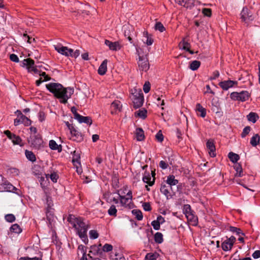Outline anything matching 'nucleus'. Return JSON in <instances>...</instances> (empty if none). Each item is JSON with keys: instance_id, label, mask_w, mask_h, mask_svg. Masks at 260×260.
Listing matches in <instances>:
<instances>
[{"instance_id": "nucleus-50", "label": "nucleus", "mask_w": 260, "mask_h": 260, "mask_svg": "<svg viewBox=\"0 0 260 260\" xmlns=\"http://www.w3.org/2000/svg\"><path fill=\"white\" fill-rule=\"evenodd\" d=\"M250 127L249 126H246L243 130V132L241 134V137L242 138H244L247 135L250 131Z\"/></svg>"}, {"instance_id": "nucleus-30", "label": "nucleus", "mask_w": 260, "mask_h": 260, "mask_svg": "<svg viewBox=\"0 0 260 260\" xmlns=\"http://www.w3.org/2000/svg\"><path fill=\"white\" fill-rule=\"evenodd\" d=\"M201 62L198 60H193L190 63L189 69L192 71H196L200 67Z\"/></svg>"}, {"instance_id": "nucleus-2", "label": "nucleus", "mask_w": 260, "mask_h": 260, "mask_svg": "<svg viewBox=\"0 0 260 260\" xmlns=\"http://www.w3.org/2000/svg\"><path fill=\"white\" fill-rule=\"evenodd\" d=\"M68 221L73 224V227L76 229L77 233L80 238L84 243L88 241L87 231L88 230L87 225L80 218H75L74 216H70Z\"/></svg>"}, {"instance_id": "nucleus-34", "label": "nucleus", "mask_w": 260, "mask_h": 260, "mask_svg": "<svg viewBox=\"0 0 260 260\" xmlns=\"http://www.w3.org/2000/svg\"><path fill=\"white\" fill-rule=\"evenodd\" d=\"M46 178H50L52 182L56 183L57 181L59 176L56 172H53L50 174H46Z\"/></svg>"}, {"instance_id": "nucleus-11", "label": "nucleus", "mask_w": 260, "mask_h": 260, "mask_svg": "<svg viewBox=\"0 0 260 260\" xmlns=\"http://www.w3.org/2000/svg\"><path fill=\"white\" fill-rule=\"evenodd\" d=\"M16 188L7 181H4L0 184V191L14 192Z\"/></svg>"}, {"instance_id": "nucleus-56", "label": "nucleus", "mask_w": 260, "mask_h": 260, "mask_svg": "<svg viewBox=\"0 0 260 260\" xmlns=\"http://www.w3.org/2000/svg\"><path fill=\"white\" fill-rule=\"evenodd\" d=\"M112 260H125V258L122 254L115 253L114 257L112 258Z\"/></svg>"}, {"instance_id": "nucleus-60", "label": "nucleus", "mask_w": 260, "mask_h": 260, "mask_svg": "<svg viewBox=\"0 0 260 260\" xmlns=\"http://www.w3.org/2000/svg\"><path fill=\"white\" fill-rule=\"evenodd\" d=\"M159 167L162 169H166L168 167V164L164 160H161L159 162Z\"/></svg>"}, {"instance_id": "nucleus-32", "label": "nucleus", "mask_w": 260, "mask_h": 260, "mask_svg": "<svg viewBox=\"0 0 260 260\" xmlns=\"http://www.w3.org/2000/svg\"><path fill=\"white\" fill-rule=\"evenodd\" d=\"M154 241L156 243L160 244L164 241L163 235L161 233L157 232L154 236Z\"/></svg>"}, {"instance_id": "nucleus-43", "label": "nucleus", "mask_w": 260, "mask_h": 260, "mask_svg": "<svg viewBox=\"0 0 260 260\" xmlns=\"http://www.w3.org/2000/svg\"><path fill=\"white\" fill-rule=\"evenodd\" d=\"M155 28L156 30H159L160 32H163L165 30V28L163 24L160 22H156L155 25Z\"/></svg>"}, {"instance_id": "nucleus-7", "label": "nucleus", "mask_w": 260, "mask_h": 260, "mask_svg": "<svg viewBox=\"0 0 260 260\" xmlns=\"http://www.w3.org/2000/svg\"><path fill=\"white\" fill-rule=\"evenodd\" d=\"M123 29L124 36L127 38L131 43H133L132 37L136 34L133 26L125 25L123 26Z\"/></svg>"}, {"instance_id": "nucleus-59", "label": "nucleus", "mask_w": 260, "mask_h": 260, "mask_svg": "<svg viewBox=\"0 0 260 260\" xmlns=\"http://www.w3.org/2000/svg\"><path fill=\"white\" fill-rule=\"evenodd\" d=\"M45 117H46V116H45V114L44 112H43L42 111H40L39 113V119L40 121L42 122L44 120H45Z\"/></svg>"}, {"instance_id": "nucleus-20", "label": "nucleus", "mask_w": 260, "mask_h": 260, "mask_svg": "<svg viewBox=\"0 0 260 260\" xmlns=\"http://www.w3.org/2000/svg\"><path fill=\"white\" fill-rule=\"evenodd\" d=\"M136 138L138 141H141L144 140V132L142 128H137L135 132Z\"/></svg>"}, {"instance_id": "nucleus-33", "label": "nucleus", "mask_w": 260, "mask_h": 260, "mask_svg": "<svg viewBox=\"0 0 260 260\" xmlns=\"http://www.w3.org/2000/svg\"><path fill=\"white\" fill-rule=\"evenodd\" d=\"M135 116L139 117L144 119L147 117V111L144 109L139 110L135 112Z\"/></svg>"}, {"instance_id": "nucleus-22", "label": "nucleus", "mask_w": 260, "mask_h": 260, "mask_svg": "<svg viewBox=\"0 0 260 260\" xmlns=\"http://www.w3.org/2000/svg\"><path fill=\"white\" fill-rule=\"evenodd\" d=\"M151 179L149 173L146 172L143 177V181L145 183H147L149 186H152L154 183L155 179L153 178L152 181H151Z\"/></svg>"}, {"instance_id": "nucleus-16", "label": "nucleus", "mask_w": 260, "mask_h": 260, "mask_svg": "<svg viewBox=\"0 0 260 260\" xmlns=\"http://www.w3.org/2000/svg\"><path fill=\"white\" fill-rule=\"evenodd\" d=\"M237 83V81H234L229 80L220 82L219 83V85L222 88L223 90H226L230 88L233 87L234 84Z\"/></svg>"}, {"instance_id": "nucleus-13", "label": "nucleus", "mask_w": 260, "mask_h": 260, "mask_svg": "<svg viewBox=\"0 0 260 260\" xmlns=\"http://www.w3.org/2000/svg\"><path fill=\"white\" fill-rule=\"evenodd\" d=\"M206 147L209 150V154L211 157H215V146L214 145V141L212 139L208 140L206 143Z\"/></svg>"}, {"instance_id": "nucleus-49", "label": "nucleus", "mask_w": 260, "mask_h": 260, "mask_svg": "<svg viewBox=\"0 0 260 260\" xmlns=\"http://www.w3.org/2000/svg\"><path fill=\"white\" fill-rule=\"evenodd\" d=\"M112 249H113L112 245L111 244H105L103 247V250L104 252H106L111 251L112 250Z\"/></svg>"}, {"instance_id": "nucleus-12", "label": "nucleus", "mask_w": 260, "mask_h": 260, "mask_svg": "<svg viewBox=\"0 0 260 260\" xmlns=\"http://www.w3.org/2000/svg\"><path fill=\"white\" fill-rule=\"evenodd\" d=\"M71 137L70 139L76 142H81L83 140V137L81 133L74 128L70 131Z\"/></svg>"}, {"instance_id": "nucleus-51", "label": "nucleus", "mask_w": 260, "mask_h": 260, "mask_svg": "<svg viewBox=\"0 0 260 260\" xmlns=\"http://www.w3.org/2000/svg\"><path fill=\"white\" fill-rule=\"evenodd\" d=\"M203 14L207 17H210L212 14L211 10L209 8H203L202 9Z\"/></svg>"}, {"instance_id": "nucleus-52", "label": "nucleus", "mask_w": 260, "mask_h": 260, "mask_svg": "<svg viewBox=\"0 0 260 260\" xmlns=\"http://www.w3.org/2000/svg\"><path fill=\"white\" fill-rule=\"evenodd\" d=\"M156 139L159 142H161L164 140V136L162 134L161 131L160 130L159 132L156 134L155 136Z\"/></svg>"}, {"instance_id": "nucleus-24", "label": "nucleus", "mask_w": 260, "mask_h": 260, "mask_svg": "<svg viewBox=\"0 0 260 260\" xmlns=\"http://www.w3.org/2000/svg\"><path fill=\"white\" fill-rule=\"evenodd\" d=\"M80 153L78 152H77L76 151H74L73 155V159H72V162L74 164V165H78L79 166L80 165Z\"/></svg>"}, {"instance_id": "nucleus-4", "label": "nucleus", "mask_w": 260, "mask_h": 260, "mask_svg": "<svg viewBox=\"0 0 260 260\" xmlns=\"http://www.w3.org/2000/svg\"><path fill=\"white\" fill-rule=\"evenodd\" d=\"M255 18L253 13L246 7L243 8L241 12V18L246 23H249Z\"/></svg>"}, {"instance_id": "nucleus-35", "label": "nucleus", "mask_w": 260, "mask_h": 260, "mask_svg": "<svg viewBox=\"0 0 260 260\" xmlns=\"http://www.w3.org/2000/svg\"><path fill=\"white\" fill-rule=\"evenodd\" d=\"M229 158L233 162H236L239 159V155L234 152H231L229 153Z\"/></svg>"}, {"instance_id": "nucleus-14", "label": "nucleus", "mask_w": 260, "mask_h": 260, "mask_svg": "<svg viewBox=\"0 0 260 260\" xmlns=\"http://www.w3.org/2000/svg\"><path fill=\"white\" fill-rule=\"evenodd\" d=\"M105 44L109 47V49L111 50L112 51L119 50L121 48L120 44L119 43V42L117 41L112 42L108 40H106L105 41Z\"/></svg>"}, {"instance_id": "nucleus-37", "label": "nucleus", "mask_w": 260, "mask_h": 260, "mask_svg": "<svg viewBox=\"0 0 260 260\" xmlns=\"http://www.w3.org/2000/svg\"><path fill=\"white\" fill-rule=\"evenodd\" d=\"M234 169L236 171L237 173L236 174V176L238 177H241L243 175V170L241 166L239 164H237L234 166Z\"/></svg>"}, {"instance_id": "nucleus-61", "label": "nucleus", "mask_w": 260, "mask_h": 260, "mask_svg": "<svg viewBox=\"0 0 260 260\" xmlns=\"http://www.w3.org/2000/svg\"><path fill=\"white\" fill-rule=\"evenodd\" d=\"M4 134L10 140H12V139L13 138V136L15 135V134H13L11 133V132L9 131V130H7V131H4Z\"/></svg>"}, {"instance_id": "nucleus-38", "label": "nucleus", "mask_w": 260, "mask_h": 260, "mask_svg": "<svg viewBox=\"0 0 260 260\" xmlns=\"http://www.w3.org/2000/svg\"><path fill=\"white\" fill-rule=\"evenodd\" d=\"M132 213L135 216V217L138 220H141L143 219V214L142 212L140 210H133L132 211Z\"/></svg>"}, {"instance_id": "nucleus-46", "label": "nucleus", "mask_w": 260, "mask_h": 260, "mask_svg": "<svg viewBox=\"0 0 260 260\" xmlns=\"http://www.w3.org/2000/svg\"><path fill=\"white\" fill-rule=\"evenodd\" d=\"M5 219L7 221L9 222H13L15 220V217L12 214H8L5 215Z\"/></svg>"}, {"instance_id": "nucleus-27", "label": "nucleus", "mask_w": 260, "mask_h": 260, "mask_svg": "<svg viewBox=\"0 0 260 260\" xmlns=\"http://www.w3.org/2000/svg\"><path fill=\"white\" fill-rule=\"evenodd\" d=\"M260 137L258 134L254 135L250 140V144L252 146H256L259 143Z\"/></svg>"}, {"instance_id": "nucleus-3", "label": "nucleus", "mask_w": 260, "mask_h": 260, "mask_svg": "<svg viewBox=\"0 0 260 260\" xmlns=\"http://www.w3.org/2000/svg\"><path fill=\"white\" fill-rule=\"evenodd\" d=\"M250 93L247 91H242L240 92H233L230 94V98L234 101L245 102L248 100Z\"/></svg>"}, {"instance_id": "nucleus-15", "label": "nucleus", "mask_w": 260, "mask_h": 260, "mask_svg": "<svg viewBox=\"0 0 260 260\" xmlns=\"http://www.w3.org/2000/svg\"><path fill=\"white\" fill-rule=\"evenodd\" d=\"M172 189L171 186H169L166 184H162L160 188V192L164 194L167 198V199L172 198V195L170 191V190Z\"/></svg>"}, {"instance_id": "nucleus-48", "label": "nucleus", "mask_w": 260, "mask_h": 260, "mask_svg": "<svg viewBox=\"0 0 260 260\" xmlns=\"http://www.w3.org/2000/svg\"><path fill=\"white\" fill-rule=\"evenodd\" d=\"M49 145L52 150H56L58 148V145L54 140H50L49 141Z\"/></svg>"}, {"instance_id": "nucleus-41", "label": "nucleus", "mask_w": 260, "mask_h": 260, "mask_svg": "<svg viewBox=\"0 0 260 260\" xmlns=\"http://www.w3.org/2000/svg\"><path fill=\"white\" fill-rule=\"evenodd\" d=\"M117 211L116 207L114 205H112L109 209L108 213L110 216H116Z\"/></svg>"}, {"instance_id": "nucleus-44", "label": "nucleus", "mask_w": 260, "mask_h": 260, "mask_svg": "<svg viewBox=\"0 0 260 260\" xmlns=\"http://www.w3.org/2000/svg\"><path fill=\"white\" fill-rule=\"evenodd\" d=\"M90 239H95L98 238L99 234L96 230H90L89 232Z\"/></svg>"}, {"instance_id": "nucleus-47", "label": "nucleus", "mask_w": 260, "mask_h": 260, "mask_svg": "<svg viewBox=\"0 0 260 260\" xmlns=\"http://www.w3.org/2000/svg\"><path fill=\"white\" fill-rule=\"evenodd\" d=\"M157 258V255L154 253H147L145 256V260H156Z\"/></svg>"}, {"instance_id": "nucleus-36", "label": "nucleus", "mask_w": 260, "mask_h": 260, "mask_svg": "<svg viewBox=\"0 0 260 260\" xmlns=\"http://www.w3.org/2000/svg\"><path fill=\"white\" fill-rule=\"evenodd\" d=\"M11 140L14 145H19L21 146H23V144L22 143V140L18 136L15 135L13 136V138Z\"/></svg>"}, {"instance_id": "nucleus-57", "label": "nucleus", "mask_w": 260, "mask_h": 260, "mask_svg": "<svg viewBox=\"0 0 260 260\" xmlns=\"http://www.w3.org/2000/svg\"><path fill=\"white\" fill-rule=\"evenodd\" d=\"M143 207L145 211H149L151 210V207L149 203L145 202L143 204Z\"/></svg>"}, {"instance_id": "nucleus-25", "label": "nucleus", "mask_w": 260, "mask_h": 260, "mask_svg": "<svg viewBox=\"0 0 260 260\" xmlns=\"http://www.w3.org/2000/svg\"><path fill=\"white\" fill-rule=\"evenodd\" d=\"M143 36L146 39V41H144V42L147 45H151L153 44V40L151 37V36L150 35H149L148 32L147 31H144L143 32Z\"/></svg>"}, {"instance_id": "nucleus-8", "label": "nucleus", "mask_w": 260, "mask_h": 260, "mask_svg": "<svg viewBox=\"0 0 260 260\" xmlns=\"http://www.w3.org/2000/svg\"><path fill=\"white\" fill-rule=\"evenodd\" d=\"M235 241L236 238L234 236H231L230 238H228L221 244V248L222 250L225 251L230 250L232 249Z\"/></svg>"}, {"instance_id": "nucleus-19", "label": "nucleus", "mask_w": 260, "mask_h": 260, "mask_svg": "<svg viewBox=\"0 0 260 260\" xmlns=\"http://www.w3.org/2000/svg\"><path fill=\"white\" fill-rule=\"evenodd\" d=\"M107 59H105L102 63L101 64L99 69H98V73L100 75H104L106 74L107 71Z\"/></svg>"}, {"instance_id": "nucleus-55", "label": "nucleus", "mask_w": 260, "mask_h": 260, "mask_svg": "<svg viewBox=\"0 0 260 260\" xmlns=\"http://www.w3.org/2000/svg\"><path fill=\"white\" fill-rule=\"evenodd\" d=\"M151 225L155 230H158L160 229V224L157 222V221H156V220L152 221Z\"/></svg>"}, {"instance_id": "nucleus-23", "label": "nucleus", "mask_w": 260, "mask_h": 260, "mask_svg": "<svg viewBox=\"0 0 260 260\" xmlns=\"http://www.w3.org/2000/svg\"><path fill=\"white\" fill-rule=\"evenodd\" d=\"M166 183H167V185L171 186L172 187V186L177 185L178 183V180L175 178V176L174 175H169L167 177Z\"/></svg>"}, {"instance_id": "nucleus-6", "label": "nucleus", "mask_w": 260, "mask_h": 260, "mask_svg": "<svg viewBox=\"0 0 260 260\" xmlns=\"http://www.w3.org/2000/svg\"><path fill=\"white\" fill-rule=\"evenodd\" d=\"M133 103L134 107L135 108H138L141 107L144 102V96L142 90H140L137 92L136 91L134 93Z\"/></svg>"}, {"instance_id": "nucleus-18", "label": "nucleus", "mask_w": 260, "mask_h": 260, "mask_svg": "<svg viewBox=\"0 0 260 260\" xmlns=\"http://www.w3.org/2000/svg\"><path fill=\"white\" fill-rule=\"evenodd\" d=\"M77 118L76 119L80 123H85L89 125L92 124V120L90 117L83 116L81 115H77Z\"/></svg>"}, {"instance_id": "nucleus-64", "label": "nucleus", "mask_w": 260, "mask_h": 260, "mask_svg": "<svg viewBox=\"0 0 260 260\" xmlns=\"http://www.w3.org/2000/svg\"><path fill=\"white\" fill-rule=\"evenodd\" d=\"M19 260H42V259L41 258L35 257L34 258L21 257Z\"/></svg>"}, {"instance_id": "nucleus-53", "label": "nucleus", "mask_w": 260, "mask_h": 260, "mask_svg": "<svg viewBox=\"0 0 260 260\" xmlns=\"http://www.w3.org/2000/svg\"><path fill=\"white\" fill-rule=\"evenodd\" d=\"M23 39L24 40H27V42L28 43H31L32 42L35 41V38H32L27 35V34H23Z\"/></svg>"}, {"instance_id": "nucleus-21", "label": "nucleus", "mask_w": 260, "mask_h": 260, "mask_svg": "<svg viewBox=\"0 0 260 260\" xmlns=\"http://www.w3.org/2000/svg\"><path fill=\"white\" fill-rule=\"evenodd\" d=\"M120 198V202L122 206L127 207L132 202V200L130 198H128L125 196H121L119 193H118Z\"/></svg>"}, {"instance_id": "nucleus-31", "label": "nucleus", "mask_w": 260, "mask_h": 260, "mask_svg": "<svg viewBox=\"0 0 260 260\" xmlns=\"http://www.w3.org/2000/svg\"><path fill=\"white\" fill-rule=\"evenodd\" d=\"M26 158L30 161L34 162L36 160V157L34 153L30 151L26 150L25 152Z\"/></svg>"}, {"instance_id": "nucleus-26", "label": "nucleus", "mask_w": 260, "mask_h": 260, "mask_svg": "<svg viewBox=\"0 0 260 260\" xmlns=\"http://www.w3.org/2000/svg\"><path fill=\"white\" fill-rule=\"evenodd\" d=\"M176 3L184 7L188 8L190 7L192 2L191 0H175Z\"/></svg>"}, {"instance_id": "nucleus-17", "label": "nucleus", "mask_w": 260, "mask_h": 260, "mask_svg": "<svg viewBox=\"0 0 260 260\" xmlns=\"http://www.w3.org/2000/svg\"><path fill=\"white\" fill-rule=\"evenodd\" d=\"M31 144L33 147L38 149L42 146L43 140L41 138L35 136L31 140Z\"/></svg>"}, {"instance_id": "nucleus-45", "label": "nucleus", "mask_w": 260, "mask_h": 260, "mask_svg": "<svg viewBox=\"0 0 260 260\" xmlns=\"http://www.w3.org/2000/svg\"><path fill=\"white\" fill-rule=\"evenodd\" d=\"M182 45L181 48L186 51L189 50L190 48V44L187 42L183 40L182 42L180 43V45Z\"/></svg>"}, {"instance_id": "nucleus-5", "label": "nucleus", "mask_w": 260, "mask_h": 260, "mask_svg": "<svg viewBox=\"0 0 260 260\" xmlns=\"http://www.w3.org/2000/svg\"><path fill=\"white\" fill-rule=\"evenodd\" d=\"M21 66L23 67H26L28 72H33L35 74H39V71L35 66V61L32 59L28 58L24 59L22 62Z\"/></svg>"}, {"instance_id": "nucleus-62", "label": "nucleus", "mask_w": 260, "mask_h": 260, "mask_svg": "<svg viewBox=\"0 0 260 260\" xmlns=\"http://www.w3.org/2000/svg\"><path fill=\"white\" fill-rule=\"evenodd\" d=\"M156 221L160 224L165 222V220L162 216L159 215L157 217Z\"/></svg>"}, {"instance_id": "nucleus-54", "label": "nucleus", "mask_w": 260, "mask_h": 260, "mask_svg": "<svg viewBox=\"0 0 260 260\" xmlns=\"http://www.w3.org/2000/svg\"><path fill=\"white\" fill-rule=\"evenodd\" d=\"M150 90V84L148 82H146L143 86V90L145 93H148Z\"/></svg>"}, {"instance_id": "nucleus-58", "label": "nucleus", "mask_w": 260, "mask_h": 260, "mask_svg": "<svg viewBox=\"0 0 260 260\" xmlns=\"http://www.w3.org/2000/svg\"><path fill=\"white\" fill-rule=\"evenodd\" d=\"M10 58L11 61L18 62L19 61V58L18 56L15 54H12L10 56Z\"/></svg>"}, {"instance_id": "nucleus-1", "label": "nucleus", "mask_w": 260, "mask_h": 260, "mask_svg": "<svg viewBox=\"0 0 260 260\" xmlns=\"http://www.w3.org/2000/svg\"><path fill=\"white\" fill-rule=\"evenodd\" d=\"M46 87L62 104H66L74 92L73 88H65L58 83H50L46 85Z\"/></svg>"}, {"instance_id": "nucleus-40", "label": "nucleus", "mask_w": 260, "mask_h": 260, "mask_svg": "<svg viewBox=\"0 0 260 260\" xmlns=\"http://www.w3.org/2000/svg\"><path fill=\"white\" fill-rule=\"evenodd\" d=\"M21 123L24 124L25 126H28L31 124V121L25 115H22L20 117Z\"/></svg>"}, {"instance_id": "nucleus-9", "label": "nucleus", "mask_w": 260, "mask_h": 260, "mask_svg": "<svg viewBox=\"0 0 260 260\" xmlns=\"http://www.w3.org/2000/svg\"><path fill=\"white\" fill-rule=\"evenodd\" d=\"M139 70L146 72L149 69V64L147 58L143 56H139L138 61Z\"/></svg>"}, {"instance_id": "nucleus-29", "label": "nucleus", "mask_w": 260, "mask_h": 260, "mask_svg": "<svg viewBox=\"0 0 260 260\" xmlns=\"http://www.w3.org/2000/svg\"><path fill=\"white\" fill-rule=\"evenodd\" d=\"M247 119L253 123H255L258 118L257 114L254 112H250L247 116Z\"/></svg>"}, {"instance_id": "nucleus-63", "label": "nucleus", "mask_w": 260, "mask_h": 260, "mask_svg": "<svg viewBox=\"0 0 260 260\" xmlns=\"http://www.w3.org/2000/svg\"><path fill=\"white\" fill-rule=\"evenodd\" d=\"M252 256L254 258H258L260 257V250L255 251L253 253Z\"/></svg>"}, {"instance_id": "nucleus-28", "label": "nucleus", "mask_w": 260, "mask_h": 260, "mask_svg": "<svg viewBox=\"0 0 260 260\" xmlns=\"http://www.w3.org/2000/svg\"><path fill=\"white\" fill-rule=\"evenodd\" d=\"M196 110L200 112V116L205 117L206 115V110L203 108L200 104H197L196 105Z\"/></svg>"}, {"instance_id": "nucleus-10", "label": "nucleus", "mask_w": 260, "mask_h": 260, "mask_svg": "<svg viewBox=\"0 0 260 260\" xmlns=\"http://www.w3.org/2000/svg\"><path fill=\"white\" fill-rule=\"evenodd\" d=\"M54 49L58 53L66 56H70L71 53L73 52V50L69 49L67 47L62 46L60 45H54Z\"/></svg>"}, {"instance_id": "nucleus-42", "label": "nucleus", "mask_w": 260, "mask_h": 260, "mask_svg": "<svg viewBox=\"0 0 260 260\" xmlns=\"http://www.w3.org/2000/svg\"><path fill=\"white\" fill-rule=\"evenodd\" d=\"M111 107L113 108L114 110H120L122 107V105L119 101H115L112 103Z\"/></svg>"}, {"instance_id": "nucleus-39", "label": "nucleus", "mask_w": 260, "mask_h": 260, "mask_svg": "<svg viewBox=\"0 0 260 260\" xmlns=\"http://www.w3.org/2000/svg\"><path fill=\"white\" fill-rule=\"evenodd\" d=\"M10 231L12 232L19 234V233H21V229L18 224H14L11 226V227L10 228Z\"/></svg>"}]
</instances>
